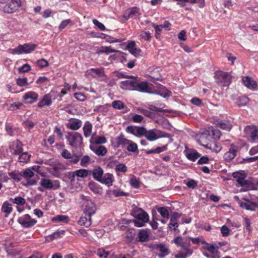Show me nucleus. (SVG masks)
<instances>
[{
	"label": "nucleus",
	"mask_w": 258,
	"mask_h": 258,
	"mask_svg": "<svg viewBox=\"0 0 258 258\" xmlns=\"http://www.w3.org/2000/svg\"><path fill=\"white\" fill-rule=\"evenodd\" d=\"M92 175L94 179L96 181L108 186H111L114 181L112 174L109 173L104 174L103 170L100 167L93 170Z\"/></svg>",
	"instance_id": "1"
},
{
	"label": "nucleus",
	"mask_w": 258,
	"mask_h": 258,
	"mask_svg": "<svg viewBox=\"0 0 258 258\" xmlns=\"http://www.w3.org/2000/svg\"><path fill=\"white\" fill-rule=\"evenodd\" d=\"M214 78L216 83L222 87L228 86L231 83L232 76L228 72L217 71L215 73Z\"/></svg>",
	"instance_id": "2"
},
{
	"label": "nucleus",
	"mask_w": 258,
	"mask_h": 258,
	"mask_svg": "<svg viewBox=\"0 0 258 258\" xmlns=\"http://www.w3.org/2000/svg\"><path fill=\"white\" fill-rule=\"evenodd\" d=\"M37 48V45L33 43H25L19 45L15 48H10L8 52L12 54H20L22 53H30L34 51Z\"/></svg>",
	"instance_id": "3"
},
{
	"label": "nucleus",
	"mask_w": 258,
	"mask_h": 258,
	"mask_svg": "<svg viewBox=\"0 0 258 258\" xmlns=\"http://www.w3.org/2000/svg\"><path fill=\"white\" fill-rule=\"evenodd\" d=\"M82 209L84 215L91 217L96 213L97 210L95 204L87 198H85L83 200Z\"/></svg>",
	"instance_id": "4"
},
{
	"label": "nucleus",
	"mask_w": 258,
	"mask_h": 258,
	"mask_svg": "<svg viewBox=\"0 0 258 258\" xmlns=\"http://www.w3.org/2000/svg\"><path fill=\"white\" fill-rule=\"evenodd\" d=\"M66 138L69 145L73 147L80 146L83 142V137L78 132H68Z\"/></svg>",
	"instance_id": "5"
},
{
	"label": "nucleus",
	"mask_w": 258,
	"mask_h": 258,
	"mask_svg": "<svg viewBox=\"0 0 258 258\" xmlns=\"http://www.w3.org/2000/svg\"><path fill=\"white\" fill-rule=\"evenodd\" d=\"M18 223L24 228H28L34 226L37 220L33 219L28 214H25L18 219Z\"/></svg>",
	"instance_id": "6"
},
{
	"label": "nucleus",
	"mask_w": 258,
	"mask_h": 258,
	"mask_svg": "<svg viewBox=\"0 0 258 258\" xmlns=\"http://www.w3.org/2000/svg\"><path fill=\"white\" fill-rule=\"evenodd\" d=\"M21 6V0H10L3 7V11L5 13L11 14L17 11Z\"/></svg>",
	"instance_id": "7"
},
{
	"label": "nucleus",
	"mask_w": 258,
	"mask_h": 258,
	"mask_svg": "<svg viewBox=\"0 0 258 258\" xmlns=\"http://www.w3.org/2000/svg\"><path fill=\"white\" fill-rule=\"evenodd\" d=\"M39 184L41 186L47 189L56 190L60 187L58 180H54L52 182L50 179L46 178H41Z\"/></svg>",
	"instance_id": "8"
},
{
	"label": "nucleus",
	"mask_w": 258,
	"mask_h": 258,
	"mask_svg": "<svg viewBox=\"0 0 258 258\" xmlns=\"http://www.w3.org/2000/svg\"><path fill=\"white\" fill-rule=\"evenodd\" d=\"M141 15L140 9L137 7H134L126 10L122 15V18L123 21H126L132 18H138Z\"/></svg>",
	"instance_id": "9"
},
{
	"label": "nucleus",
	"mask_w": 258,
	"mask_h": 258,
	"mask_svg": "<svg viewBox=\"0 0 258 258\" xmlns=\"http://www.w3.org/2000/svg\"><path fill=\"white\" fill-rule=\"evenodd\" d=\"M127 78L129 80L120 82L119 87L125 90H134L136 77L128 76Z\"/></svg>",
	"instance_id": "10"
},
{
	"label": "nucleus",
	"mask_w": 258,
	"mask_h": 258,
	"mask_svg": "<svg viewBox=\"0 0 258 258\" xmlns=\"http://www.w3.org/2000/svg\"><path fill=\"white\" fill-rule=\"evenodd\" d=\"M244 132L245 136L251 141L258 140V128L255 126L247 125L245 127Z\"/></svg>",
	"instance_id": "11"
},
{
	"label": "nucleus",
	"mask_w": 258,
	"mask_h": 258,
	"mask_svg": "<svg viewBox=\"0 0 258 258\" xmlns=\"http://www.w3.org/2000/svg\"><path fill=\"white\" fill-rule=\"evenodd\" d=\"M238 150V147L237 145L231 144L228 151L226 152L223 156L224 160L226 162H229L232 160L236 156Z\"/></svg>",
	"instance_id": "12"
},
{
	"label": "nucleus",
	"mask_w": 258,
	"mask_h": 258,
	"mask_svg": "<svg viewBox=\"0 0 258 258\" xmlns=\"http://www.w3.org/2000/svg\"><path fill=\"white\" fill-rule=\"evenodd\" d=\"M243 200L244 202L240 201L239 202V205L242 208L250 211H255L256 208H258V203L251 202L249 200L245 198H243Z\"/></svg>",
	"instance_id": "13"
},
{
	"label": "nucleus",
	"mask_w": 258,
	"mask_h": 258,
	"mask_svg": "<svg viewBox=\"0 0 258 258\" xmlns=\"http://www.w3.org/2000/svg\"><path fill=\"white\" fill-rule=\"evenodd\" d=\"M38 94L34 91H29L24 94L22 99L26 104H32L37 101Z\"/></svg>",
	"instance_id": "14"
},
{
	"label": "nucleus",
	"mask_w": 258,
	"mask_h": 258,
	"mask_svg": "<svg viewBox=\"0 0 258 258\" xmlns=\"http://www.w3.org/2000/svg\"><path fill=\"white\" fill-rule=\"evenodd\" d=\"M53 93L54 92L51 91L49 93L44 95L37 104V107L42 108L44 106H50L52 103V97Z\"/></svg>",
	"instance_id": "15"
},
{
	"label": "nucleus",
	"mask_w": 258,
	"mask_h": 258,
	"mask_svg": "<svg viewBox=\"0 0 258 258\" xmlns=\"http://www.w3.org/2000/svg\"><path fill=\"white\" fill-rule=\"evenodd\" d=\"M23 144L18 140L12 142L10 145L11 152L14 155H19L23 151Z\"/></svg>",
	"instance_id": "16"
},
{
	"label": "nucleus",
	"mask_w": 258,
	"mask_h": 258,
	"mask_svg": "<svg viewBox=\"0 0 258 258\" xmlns=\"http://www.w3.org/2000/svg\"><path fill=\"white\" fill-rule=\"evenodd\" d=\"M148 87V83L147 82H141L138 77H136L134 90L142 92H147Z\"/></svg>",
	"instance_id": "17"
},
{
	"label": "nucleus",
	"mask_w": 258,
	"mask_h": 258,
	"mask_svg": "<svg viewBox=\"0 0 258 258\" xmlns=\"http://www.w3.org/2000/svg\"><path fill=\"white\" fill-rule=\"evenodd\" d=\"M126 49L130 52L135 57H138L140 55L141 50L136 47V44L134 41L128 42L126 46Z\"/></svg>",
	"instance_id": "18"
},
{
	"label": "nucleus",
	"mask_w": 258,
	"mask_h": 258,
	"mask_svg": "<svg viewBox=\"0 0 258 258\" xmlns=\"http://www.w3.org/2000/svg\"><path fill=\"white\" fill-rule=\"evenodd\" d=\"M153 247L156 248L161 252L160 253L158 254L159 258H164L169 253V249L162 243L155 244Z\"/></svg>",
	"instance_id": "19"
},
{
	"label": "nucleus",
	"mask_w": 258,
	"mask_h": 258,
	"mask_svg": "<svg viewBox=\"0 0 258 258\" xmlns=\"http://www.w3.org/2000/svg\"><path fill=\"white\" fill-rule=\"evenodd\" d=\"M78 223L81 226L89 227L92 223V217L90 216H86L83 213V215L80 217L78 220Z\"/></svg>",
	"instance_id": "20"
},
{
	"label": "nucleus",
	"mask_w": 258,
	"mask_h": 258,
	"mask_svg": "<svg viewBox=\"0 0 258 258\" xmlns=\"http://www.w3.org/2000/svg\"><path fill=\"white\" fill-rule=\"evenodd\" d=\"M90 149L97 155L104 156L107 152V148L102 145L98 146H90Z\"/></svg>",
	"instance_id": "21"
},
{
	"label": "nucleus",
	"mask_w": 258,
	"mask_h": 258,
	"mask_svg": "<svg viewBox=\"0 0 258 258\" xmlns=\"http://www.w3.org/2000/svg\"><path fill=\"white\" fill-rule=\"evenodd\" d=\"M242 82L244 85L250 89H255L257 88V85L256 82L249 77L246 76L243 77Z\"/></svg>",
	"instance_id": "22"
},
{
	"label": "nucleus",
	"mask_w": 258,
	"mask_h": 258,
	"mask_svg": "<svg viewBox=\"0 0 258 258\" xmlns=\"http://www.w3.org/2000/svg\"><path fill=\"white\" fill-rule=\"evenodd\" d=\"M130 140H127L121 133L116 138V147H123L130 143Z\"/></svg>",
	"instance_id": "23"
},
{
	"label": "nucleus",
	"mask_w": 258,
	"mask_h": 258,
	"mask_svg": "<svg viewBox=\"0 0 258 258\" xmlns=\"http://www.w3.org/2000/svg\"><path fill=\"white\" fill-rule=\"evenodd\" d=\"M82 121L75 119L67 124V127L72 130H77L79 129L82 126Z\"/></svg>",
	"instance_id": "24"
},
{
	"label": "nucleus",
	"mask_w": 258,
	"mask_h": 258,
	"mask_svg": "<svg viewBox=\"0 0 258 258\" xmlns=\"http://www.w3.org/2000/svg\"><path fill=\"white\" fill-rule=\"evenodd\" d=\"M66 231L63 230H57L52 234L47 236L46 237V240L48 241H51L55 239L59 238L61 237L62 235H64Z\"/></svg>",
	"instance_id": "25"
},
{
	"label": "nucleus",
	"mask_w": 258,
	"mask_h": 258,
	"mask_svg": "<svg viewBox=\"0 0 258 258\" xmlns=\"http://www.w3.org/2000/svg\"><path fill=\"white\" fill-rule=\"evenodd\" d=\"M249 102V98L245 96L238 97L235 100V103L238 107L245 106Z\"/></svg>",
	"instance_id": "26"
},
{
	"label": "nucleus",
	"mask_w": 258,
	"mask_h": 258,
	"mask_svg": "<svg viewBox=\"0 0 258 258\" xmlns=\"http://www.w3.org/2000/svg\"><path fill=\"white\" fill-rule=\"evenodd\" d=\"M2 211L6 214L5 217H7L13 211L12 205L8 201L5 202L2 205Z\"/></svg>",
	"instance_id": "27"
},
{
	"label": "nucleus",
	"mask_w": 258,
	"mask_h": 258,
	"mask_svg": "<svg viewBox=\"0 0 258 258\" xmlns=\"http://www.w3.org/2000/svg\"><path fill=\"white\" fill-rule=\"evenodd\" d=\"M206 148L209 149L213 152H215L216 153L219 152L221 149L222 147L220 144H218L216 142H215L213 144H211L210 145L208 144L206 145H203Z\"/></svg>",
	"instance_id": "28"
},
{
	"label": "nucleus",
	"mask_w": 258,
	"mask_h": 258,
	"mask_svg": "<svg viewBox=\"0 0 258 258\" xmlns=\"http://www.w3.org/2000/svg\"><path fill=\"white\" fill-rule=\"evenodd\" d=\"M119 52V51L117 50L113 49L110 46H101L100 48V49L97 51L96 53L98 54H100L101 53H106V54H108L110 53H112V52Z\"/></svg>",
	"instance_id": "29"
},
{
	"label": "nucleus",
	"mask_w": 258,
	"mask_h": 258,
	"mask_svg": "<svg viewBox=\"0 0 258 258\" xmlns=\"http://www.w3.org/2000/svg\"><path fill=\"white\" fill-rule=\"evenodd\" d=\"M167 149V145H164L162 147H158L155 149L147 150L145 152L146 154L148 155L150 154H159L165 151Z\"/></svg>",
	"instance_id": "30"
},
{
	"label": "nucleus",
	"mask_w": 258,
	"mask_h": 258,
	"mask_svg": "<svg viewBox=\"0 0 258 258\" xmlns=\"http://www.w3.org/2000/svg\"><path fill=\"white\" fill-rule=\"evenodd\" d=\"M138 110L140 113L149 118H153L155 117V113L152 111V109L150 108H140Z\"/></svg>",
	"instance_id": "31"
},
{
	"label": "nucleus",
	"mask_w": 258,
	"mask_h": 258,
	"mask_svg": "<svg viewBox=\"0 0 258 258\" xmlns=\"http://www.w3.org/2000/svg\"><path fill=\"white\" fill-rule=\"evenodd\" d=\"M200 157L201 154L195 150H192L186 155L187 158L193 162L196 161Z\"/></svg>",
	"instance_id": "32"
},
{
	"label": "nucleus",
	"mask_w": 258,
	"mask_h": 258,
	"mask_svg": "<svg viewBox=\"0 0 258 258\" xmlns=\"http://www.w3.org/2000/svg\"><path fill=\"white\" fill-rule=\"evenodd\" d=\"M145 137L149 141H154L158 139L157 135L153 130L147 131Z\"/></svg>",
	"instance_id": "33"
},
{
	"label": "nucleus",
	"mask_w": 258,
	"mask_h": 258,
	"mask_svg": "<svg viewBox=\"0 0 258 258\" xmlns=\"http://www.w3.org/2000/svg\"><path fill=\"white\" fill-rule=\"evenodd\" d=\"M92 129V125L90 123L87 122L85 124L84 126H83V130L84 136L86 138H88L91 136Z\"/></svg>",
	"instance_id": "34"
},
{
	"label": "nucleus",
	"mask_w": 258,
	"mask_h": 258,
	"mask_svg": "<svg viewBox=\"0 0 258 258\" xmlns=\"http://www.w3.org/2000/svg\"><path fill=\"white\" fill-rule=\"evenodd\" d=\"M138 37L140 40H144L146 41H150L152 37L149 32L142 31L140 33Z\"/></svg>",
	"instance_id": "35"
},
{
	"label": "nucleus",
	"mask_w": 258,
	"mask_h": 258,
	"mask_svg": "<svg viewBox=\"0 0 258 258\" xmlns=\"http://www.w3.org/2000/svg\"><path fill=\"white\" fill-rule=\"evenodd\" d=\"M157 211L162 217L164 218H166L167 219H169V212L167 209V207H161L157 208Z\"/></svg>",
	"instance_id": "36"
},
{
	"label": "nucleus",
	"mask_w": 258,
	"mask_h": 258,
	"mask_svg": "<svg viewBox=\"0 0 258 258\" xmlns=\"http://www.w3.org/2000/svg\"><path fill=\"white\" fill-rule=\"evenodd\" d=\"M31 155H29L28 152H24L21 153L18 158V161L20 162L23 163H26L29 161L30 159Z\"/></svg>",
	"instance_id": "37"
},
{
	"label": "nucleus",
	"mask_w": 258,
	"mask_h": 258,
	"mask_svg": "<svg viewBox=\"0 0 258 258\" xmlns=\"http://www.w3.org/2000/svg\"><path fill=\"white\" fill-rule=\"evenodd\" d=\"M218 127L220 128L221 129L226 130L227 131H229L232 128V125L229 121H221L218 123Z\"/></svg>",
	"instance_id": "38"
},
{
	"label": "nucleus",
	"mask_w": 258,
	"mask_h": 258,
	"mask_svg": "<svg viewBox=\"0 0 258 258\" xmlns=\"http://www.w3.org/2000/svg\"><path fill=\"white\" fill-rule=\"evenodd\" d=\"M6 131L10 136H14L16 132V128L14 127L11 123L8 122L6 123Z\"/></svg>",
	"instance_id": "39"
},
{
	"label": "nucleus",
	"mask_w": 258,
	"mask_h": 258,
	"mask_svg": "<svg viewBox=\"0 0 258 258\" xmlns=\"http://www.w3.org/2000/svg\"><path fill=\"white\" fill-rule=\"evenodd\" d=\"M139 241L141 242L147 241L149 239V234L145 230L140 231L138 234Z\"/></svg>",
	"instance_id": "40"
},
{
	"label": "nucleus",
	"mask_w": 258,
	"mask_h": 258,
	"mask_svg": "<svg viewBox=\"0 0 258 258\" xmlns=\"http://www.w3.org/2000/svg\"><path fill=\"white\" fill-rule=\"evenodd\" d=\"M136 218L139 220L143 221V222H148L149 221V217L148 213L145 211H143L139 214H138Z\"/></svg>",
	"instance_id": "41"
},
{
	"label": "nucleus",
	"mask_w": 258,
	"mask_h": 258,
	"mask_svg": "<svg viewBox=\"0 0 258 258\" xmlns=\"http://www.w3.org/2000/svg\"><path fill=\"white\" fill-rule=\"evenodd\" d=\"M94 140V143L96 145L103 144L107 142V139L104 136H98L95 139L92 138L90 140V142H92V140Z\"/></svg>",
	"instance_id": "42"
},
{
	"label": "nucleus",
	"mask_w": 258,
	"mask_h": 258,
	"mask_svg": "<svg viewBox=\"0 0 258 258\" xmlns=\"http://www.w3.org/2000/svg\"><path fill=\"white\" fill-rule=\"evenodd\" d=\"M10 200L12 201L14 204H16L19 206H23L26 203L25 199L19 196L17 197L14 199L11 198Z\"/></svg>",
	"instance_id": "43"
},
{
	"label": "nucleus",
	"mask_w": 258,
	"mask_h": 258,
	"mask_svg": "<svg viewBox=\"0 0 258 258\" xmlns=\"http://www.w3.org/2000/svg\"><path fill=\"white\" fill-rule=\"evenodd\" d=\"M9 175L13 179L17 182L20 181L22 177V173L16 171L9 172Z\"/></svg>",
	"instance_id": "44"
},
{
	"label": "nucleus",
	"mask_w": 258,
	"mask_h": 258,
	"mask_svg": "<svg viewBox=\"0 0 258 258\" xmlns=\"http://www.w3.org/2000/svg\"><path fill=\"white\" fill-rule=\"evenodd\" d=\"M237 182L238 184L241 186H245L246 187H249L251 184V182L248 180L245 179V177L242 178H238L237 180Z\"/></svg>",
	"instance_id": "45"
},
{
	"label": "nucleus",
	"mask_w": 258,
	"mask_h": 258,
	"mask_svg": "<svg viewBox=\"0 0 258 258\" xmlns=\"http://www.w3.org/2000/svg\"><path fill=\"white\" fill-rule=\"evenodd\" d=\"M52 221L53 222H64L68 223L69 221V218L68 216L65 215H57L53 217Z\"/></svg>",
	"instance_id": "46"
},
{
	"label": "nucleus",
	"mask_w": 258,
	"mask_h": 258,
	"mask_svg": "<svg viewBox=\"0 0 258 258\" xmlns=\"http://www.w3.org/2000/svg\"><path fill=\"white\" fill-rule=\"evenodd\" d=\"M88 172L89 171L87 169H81L76 170L74 173H75L78 177L84 178L88 175Z\"/></svg>",
	"instance_id": "47"
},
{
	"label": "nucleus",
	"mask_w": 258,
	"mask_h": 258,
	"mask_svg": "<svg viewBox=\"0 0 258 258\" xmlns=\"http://www.w3.org/2000/svg\"><path fill=\"white\" fill-rule=\"evenodd\" d=\"M243 226L245 228L246 230L249 232L250 233L252 231V228L251 227V221L247 217H244L243 218Z\"/></svg>",
	"instance_id": "48"
},
{
	"label": "nucleus",
	"mask_w": 258,
	"mask_h": 258,
	"mask_svg": "<svg viewBox=\"0 0 258 258\" xmlns=\"http://www.w3.org/2000/svg\"><path fill=\"white\" fill-rule=\"evenodd\" d=\"M127 147L126 149L127 151L132 152H135L138 150V145L136 143L133 142L132 141H130V143L127 145Z\"/></svg>",
	"instance_id": "49"
},
{
	"label": "nucleus",
	"mask_w": 258,
	"mask_h": 258,
	"mask_svg": "<svg viewBox=\"0 0 258 258\" xmlns=\"http://www.w3.org/2000/svg\"><path fill=\"white\" fill-rule=\"evenodd\" d=\"M16 83L20 87H24L28 85L27 78H18L16 79Z\"/></svg>",
	"instance_id": "50"
},
{
	"label": "nucleus",
	"mask_w": 258,
	"mask_h": 258,
	"mask_svg": "<svg viewBox=\"0 0 258 258\" xmlns=\"http://www.w3.org/2000/svg\"><path fill=\"white\" fill-rule=\"evenodd\" d=\"M131 186L135 188H139L140 186V182L136 177L132 178L130 180Z\"/></svg>",
	"instance_id": "51"
},
{
	"label": "nucleus",
	"mask_w": 258,
	"mask_h": 258,
	"mask_svg": "<svg viewBox=\"0 0 258 258\" xmlns=\"http://www.w3.org/2000/svg\"><path fill=\"white\" fill-rule=\"evenodd\" d=\"M112 107L116 109H121L124 108V104L120 100L114 101L112 103Z\"/></svg>",
	"instance_id": "52"
},
{
	"label": "nucleus",
	"mask_w": 258,
	"mask_h": 258,
	"mask_svg": "<svg viewBox=\"0 0 258 258\" xmlns=\"http://www.w3.org/2000/svg\"><path fill=\"white\" fill-rule=\"evenodd\" d=\"M36 64L41 69L47 67L49 65L48 62L44 58L38 60Z\"/></svg>",
	"instance_id": "53"
},
{
	"label": "nucleus",
	"mask_w": 258,
	"mask_h": 258,
	"mask_svg": "<svg viewBox=\"0 0 258 258\" xmlns=\"http://www.w3.org/2000/svg\"><path fill=\"white\" fill-rule=\"evenodd\" d=\"M115 170L116 171L124 173L127 171V167L124 164L119 163L116 165Z\"/></svg>",
	"instance_id": "54"
},
{
	"label": "nucleus",
	"mask_w": 258,
	"mask_h": 258,
	"mask_svg": "<svg viewBox=\"0 0 258 258\" xmlns=\"http://www.w3.org/2000/svg\"><path fill=\"white\" fill-rule=\"evenodd\" d=\"M218 246H216L214 244L208 245L206 249L212 254H217L219 253L218 250Z\"/></svg>",
	"instance_id": "55"
},
{
	"label": "nucleus",
	"mask_w": 258,
	"mask_h": 258,
	"mask_svg": "<svg viewBox=\"0 0 258 258\" xmlns=\"http://www.w3.org/2000/svg\"><path fill=\"white\" fill-rule=\"evenodd\" d=\"M74 97L78 101H84L86 99V96L81 92L75 93L74 95Z\"/></svg>",
	"instance_id": "56"
},
{
	"label": "nucleus",
	"mask_w": 258,
	"mask_h": 258,
	"mask_svg": "<svg viewBox=\"0 0 258 258\" xmlns=\"http://www.w3.org/2000/svg\"><path fill=\"white\" fill-rule=\"evenodd\" d=\"M22 175V177H24L25 178H30L34 176V174L30 169H26L24 171Z\"/></svg>",
	"instance_id": "57"
},
{
	"label": "nucleus",
	"mask_w": 258,
	"mask_h": 258,
	"mask_svg": "<svg viewBox=\"0 0 258 258\" xmlns=\"http://www.w3.org/2000/svg\"><path fill=\"white\" fill-rule=\"evenodd\" d=\"M175 243L180 247L184 248L185 247V242L183 241V239L181 236H177L174 239Z\"/></svg>",
	"instance_id": "58"
},
{
	"label": "nucleus",
	"mask_w": 258,
	"mask_h": 258,
	"mask_svg": "<svg viewBox=\"0 0 258 258\" xmlns=\"http://www.w3.org/2000/svg\"><path fill=\"white\" fill-rule=\"evenodd\" d=\"M31 70V66L25 63L23 66H22L21 68H19V72L20 73H24L28 72Z\"/></svg>",
	"instance_id": "59"
},
{
	"label": "nucleus",
	"mask_w": 258,
	"mask_h": 258,
	"mask_svg": "<svg viewBox=\"0 0 258 258\" xmlns=\"http://www.w3.org/2000/svg\"><path fill=\"white\" fill-rule=\"evenodd\" d=\"M97 255L101 258H106L109 254V252L106 251L103 249L99 248L97 252Z\"/></svg>",
	"instance_id": "60"
},
{
	"label": "nucleus",
	"mask_w": 258,
	"mask_h": 258,
	"mask_svg": "<svg viewBox=\"0 0 258 258\" xmlns=\"http://www.w3.org/2000/svg\"><path fill=\"white\" fill-rule=\"evenodd\" d=\"M34 123L31 120H27L23 122V126L27 129L31 130L34 126Z\"/></svg>",
	"instance_id": "61"
},
{
	"label": "nucleus",
	"mask_w": 258,
	"mask_h": 258,
	"mask_svg": "<svg viewBox=\"0 0 258 258\" xmlns=\"http://www.w3.org/2000/svg\"><path fill=\"white\" fill-rule=\"evenodd\" d=\"M136 131L137 134L140 136H145L146 134L147 133V130L144 127H136Z\"/></svg>",
	"instance_id": "62"
},
{
	"label": "nucleus",
	"mask_w": 258,
	"mask_h": 258,
	"mask_svg": "<svg viewBox=\"0 0 258 258\" xmlns=\"http://www.w3.org/2000/svg\"><path fill=\"white\" fill-rule=\"evenodd\" d=\"M178 226L179 225L177 223V221L174 220L172 221L171 219H170V223L168 225V228L170 229H173L175 231Z\"/></svg>",
	"instance_id": "63"
},
{
	"label": "nucleus",
	"mask_w": 258,
	"mask_h": 258,
	"mask_svg": "<svg viewBox=\"0 0 258 258\" xmlns=\"http://www.w3.org/2000/svg\"><path fill=\"white\" fill-rule=\"evenodd\" d=\"M43 254L39 251H36L33 253L27 258H43Z\"/></svg>",
	"instance_id": "64"
}]
</instances>
